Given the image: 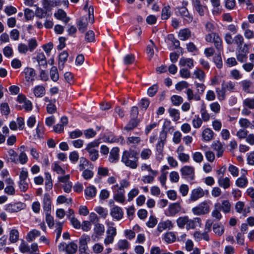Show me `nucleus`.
I'll return each mask as SVG.
<instances>
[{
    "mask_svg": "<svg viewBox=\"0 0 254 254\" xmlns=\"http://www.w3.org/2000/svg\"><path fill=\"white\" fill-rule=\"evenodd\" d=\"M137 152L132 149L125 150L122 154L121 161L127 167L135 169L138 166Z\"/></svg>",
    "mask_w": 254,
    "mask_h": 254,
    "instance_id": "1",
    "label": "nucleus"
},
{
    "mask_svg": "<svg viewBox=\"0 0 254 254\" xmlns=\"http://www.w3.org/2000/svg\"><path fill=\"white\" fill-rule=\"evenodd\" d=\"M210 202L207 201L200 203L192 208V212L195 215H201L208 214L210 211Z\"/></svg>",
    "mask_w": 254,
    "mask_h": 254,
    "instance_id": "2",
    "label": "nucleus"
},
{
    "mask_svg": "<svg viewBox=\"0 0 254 254\" xmlns=\"http://www.w3.org/2000/svg\"><path fill=\"white\" fill-rule=\"evenodd\" d=\"M181 176L189 181H192L195 178L194 167L190 166H185L180 169Z\"/></svg>",
    "mask_w": 254,
    "mask_h": 254,
    "instance_id": "3",
    "label": "nucleus"
},
{
    "mask_svg": "<svg viewBox=\"0 0 254 254\" xmlns=\"http://www.w3.org/2000/svg\"><path fill=\"white\" fill-rule=\"evenodd\" d=\"M138 115V109L136 106L131 107L130 111V119L129 125L131 127H136L139 126L140 120L137 118Z\"/></svg>",
    "mask_w": 254,
    "mask_h": 254,
    "instance_id": "4",
    "label": "nucleus"
},
{
    "mask_svg": "<svg viewBox=\"0 0 254 254\" xmlns=\"http://www.w3.org/2000/svg\"><path fill=\"white\" fill-rule=\"evenodd\" d=\"M204 195V190L201 187H197L191 191L190 200L192 202L195 201L198 199L203 197Z\"/></svg>",
    "mask_w": 254,
    "mask_h": 254,
    "instance_id": "5",
    "label": "nucleus"
},
{
    "mask_svg": "<svg viewBox=\"0 0 254 254\" xmlns=\"http://www.w3.org/2000/svg\"><path fill=\"white\" fill-rule=\"evenodd\" d=\"M43 208L45 212L51 213L52 208V199L48 193L44 194L43 198Z\"/></svg>",
    "mask_w": 254,
    "mask_h": 254,
    "instance_id": "6",
    "label": "nucleus"
},
{
    "mask_svg": "<svg viewBox=\"0 0 254 254\" xmlns=\"http://www.w3.org/2000/svg\"><path fill=\"white\" fill-rule=\"evenodd\" d=\"M25 204L22 202L8 204L5 206V210L10 213L17 212L24 209Z\"/></svg>",
    "mask_w": 254,
    "mask_h": 254,
    "instance_id": "7",
    "label": "nucleus"
},
{
    "mask_svg": "<svg viewBox=\"0 0 254 254\" xmlns=\"http://www.w3.org/2000/svg\"><path fill=\"white\" fill-rule=\"evenodd\" d=\"M193 8L199 14L200 16L204 15V9L206 7L201 3L200 0H191Z\"/></svg>",
    "mask_w": 254,
    "mask_h": 254,
    "instance_id": "8",
    "label": "nucleus"
},
{
    "mask_svg": "<svg viewBox=\"0 0 254 254\" xmlns=\"http://www.w3.org/2000/svg\"><path fill=\"white\" fill-rule=\"evenodd\" d=\"M181 210V206L179 203H173L169 205L168 209V216H174Z\"/></svg>",
    "mask_w": 254,
    "mask_h": 254,
    "instance_id": "9",
    "label": "nucleus"
},
{
    "mask_svg": "<svg viewBox=\"0 0 254 254\" xmlns=\"http://www.w3.org/2000/svg\"><path fill=\"white\" fill-rule=\"evenodd\" d=\"M23 72L25 74V78L26 81L32 83L34 81L36 73L33 68L26 67L24 69Z\"/></svg>",
    "mask_w": 254,
    "mask_h": 254,
    "instance_id": "10",
    "label": "nucleus"
},
{
    "mask_svg": "<svg viewBox=\"0 0 254 254\" xmlns=\"http://www.w3.org/2000/svg\"><path fill=\"white\" fill-rule=\"evenodd\" d=\"M212 148L216 152V155L218 157L223 156L224 151V145L219 141H215L212 144Z\"/></svg>",
    "mask_w": 254,
    "mask_h": 254,
    "instance_id": "11",
    "label": "nucleus"
},
{
    "mask_svg": "<svg viewBox=\"0 0 254 254\" xmlns=\"http://www.w3.org/2000/svg\"><path fill=\"white\" fill-rule=\"evenodd\" d=\"M166 137V133L163 130L160 135L159 140L156 144V149L159 154L162 155V150Z\"/></svg>",
    "mask_w": 254,
    "mask_h": 254,
    "instance_id": "12",
    "label": "nucleus"
},
{
    "mask_svg": "<svg viewBox=\"0 0 254 254\" xmlns=\"http://www.w3.org/2000/svg\"><path fill=\"white\" fill-rule=\"evenodd\" d=\"M110 214L114 219L119 220L123 218L124 213L121 207L115 206L111 209Z\"/></svg>",
    "mask_w": 254,
    "mask_h": 254,
    "instance_id": "13",
    "label": "nucleus"
},
{
    "mask_svg": "<svg viewBox=\"0 0 254 254\" xmlns=\"http://www.w3.org/2000/svg\"><path fill=\"white\" fill-rule=\"evenodd\" d=\"M119 151L120 149L118 147H113L110 151L109 161L111 163H115L117 162L119 159Z\"/></svg>",
    "mask_w": 254,
    "mask_h": 254,
    "instance_id": "14",
    "label": "nucleus"
},
{
    "mask_svg": "<svg viewBox=\"0 0 254 254\" xmlns=\"http://www.w3.org/2000/svg\"><path fill=\"white\" fill-rule=\"evenodd\" d=\"M89 166L90 169H93L94 165L92 164L85 157H82L80 158L79 163L78 164V169L80 171H83L85 169V168Z\"/></svg>",
    "mask_w": 254,
    "mask_h": 254,
    "instance_id": "15",
    "label": "nucleus"
},
{
    "mask_svg": "<svg viewBox=\"0 0 254 254\" xmlns=\"http://www.w3.org/2000/svg\"><path fill=\"white\" fill-rule=\"evenodd\" d=\"M93 230L95 234V237L99 239L104 233L105 227L102 224L96 223L94 225Z\"/></svg>",
    "mask_w": 254,
    "mask_h": 254,
    "instance_id": "16",
    "label": "nucleus"
},
{
    "mask_svg": "<svg viewBox=\"0 0 254 254\" xmlns=\"http://www.w3.org/2000/svg\"><path fill=\"white\" fill-rule=\"evenodd\" d=\"M201 224V219L199 218L196 217L193 219H190L188 218L186 229L187 230L194 229L197 226H199Z\"/></svg>",
    "mask_w": 254,
    "mask_h": 254,
    "instance_id": "17",
    "label": "nucleus"
},
{
    "mask_svg": "<svg viewBox=\"0 0 254 254\" xmlns=\"http://www.w3.org/2000/svg\"><path fill=\"white\" fill-rule=\"evenodd\" d=\"M173 227V224L172 221L169 220H167L165 221L160 222L157 226V230L159 232H162L164 230L168 229H171Z\"/></svg>",
    "mask_w": 254,
    "mask_h": 254,
    "instance_id": "18",
    "label": "nucleus"
},
{
    "mask_svg": "<svg viewBox=\"0 0 254 254\" xmlns=\"http://www.w3.org/2000/svg\"><path fill=\"white\" fill-rule=\"evenodd\" d=\"M220 203L216 202L214 204V209L211 212V216L217 221H219L222 217L220 213Z\"/></svg>",
    "mask_w": 254,
    "mask_h": 254,
    "instance_id": "19",
    "label": "nucleus"
},
{
    "mask_svg": "<svg viewBox=\"0 0 254 254\" xmlns=\"http://www.w3.org/2000/svg\"><path fill=\"white\" fill-rule=\"evenodd\" d=\"M218 184L219 187L226 190L231 186V181L229 178L222 177H220L218 180Z\"/></svg>",
    "mask_w": 254,
    "mask_h": 254,
    "instance_id": "20",
    "label": "nucleus"
},
{
    "mask_svg": "<svg viewBox=\"0 0 254 254\" xmlns=\"http://www.w3.org/2000/svg\"><path fill=\"white\" fill-rule=\"evenodd\" d=\"M210 2L213 6L212 13L214 15L220 14L221 12L220 0H210Z\"/></svg>",
    "mask_w": 254,
    "mask_h": 254,
    "instance_id": "21",
    "label": "nucleus"
},
{
    "mask_svg": "<svg viewBox=\"0 0 254 254\" xmlns=\"http://www.w3.org/2000/svg\"><path fill=\"white\" fill-rule=\"evenodd\" d=\"M214 46L217 50L220 52L223 51V48L222 45V40L219 35L217 33V34L214 35L213 41Z\"/></svg>",
    "mask_w": 254,
    "mask_h": 254,
    "instance_id": "22",
    "label": "nucleus"
},
{
    "mask_svg": "<svg viewBox=\"0 0 254 254\" xmlns=\"http://www.w3.org/2000/svg\"><path fill=\"white\" fill-rule=\"evenodd\" d=\"M179 65L181 66H187L189 68H192L194 66L193 61L190 58L183 57L179 61Z\"/></svg>",
    "mask_w": 254,
    "mask_h": 254,
    "instance_id": "23",
    "label": "nucleus"
},
{
    "mask_svg": "<svg viewBox=\"0 0 254 254\" xmlns=\"http://www.w3.org/2000/svg\"><path fill=\"white\" fill-rule=\"evenodd\" d=\"M88 23V18L86 16L82 17L77 24L78 30L84 32L87 28Z\"/></svg>",
    "mask_w": 254,
    "mask_h": 254,
    "instance_id": "24",
    "label": "nucleus"
},
{
    "mask_svg": "<svg viewBox=\"0 0 254 254\" xmlns=\"http://www.w3.org/2000/svg\"><path fill=\"white\" fill-rule=\"evenodd\" d=\"M248 180L244 175L238 178L235 182L237 187L240 188H245L248 185Z\"/></svg>",
    "mask_w": 254,
    "mask_h": 254,
    "instance_id": "25",
    "label": "nucleus"
},
{
    "mask_svg": "<svg viewBox=\"0 0 254 254\" xmlns=\"http://www.w3.org/2000/svg\"><path fill=\"white\" fill-rule=\"evenodd\" d=\"M54 16L57 19L63 21L65 23H67L69 21V18L66 16V13L62 9H59L54 14Z\"/></svg>",
    "mask_w": 254,
    "mask_h": 254,
    "instance_id": "26",
    "label": "nucleus"
},
{
    "mask_svg": "<svg viewBox=\"0 0 254 254\" xmlns=\"http://www.w3.org/2000/svg\"><path fill=\"white\" fill-rule=\"evenodd\" d=\"M186 93L187 95V98L189 101L193 100L196 101H198L201 99V97L199 96V94L196 92L194 94L193 90L190 88H188Z\"/></svg>",
    "mask_w": 254,
    "mask_h": 254,
    "instance_id": "27",
    "label": "nucleus"
},
{
    "mask_svg": "<svg viewBox=\"0 0 254 254\" xmlns=\"http://www.w3.org/2000/svg\"><path fill=\"white\" fill-rule=\"evenodd\" d=\"M172 15L171 7L169 5L164 6L161 11V18L162 20L169 19Z\"/></svg>",
    "mask_w": 254,
    "mask_h": 254,
    "instance_id": "28",
    "label": "nucleus"
},
{
    "mask_svg": "<svg viewBox=\"0 0 254 254\" xmlns=\"http://www.w3.org/2000/svg\"><path fill=\"white\" fill-rule=\"evenodd\" d=\"M99 143L100 142L98 140H94L92 142L88 143L86 145L85 149L88 152V154L96 152L98 150L95 149L94 148L98 147L99 145Z\"/></svg>",
    "mask_w": 254,
    "mask_h": 254,
    "instance_id": "29",
    "label": "nucleus"
},
{
    "mask_svg": "<svg viewBox=\"0 0 254 254\" xmlns=\"http://www.w3.org/2000/svg\"><path fill=\"white\" fill-rule=\"evenodd\" d=\"M40 234V231L36 229H33L27 233L26 239L28 242H31L34 241L36 237L39 236Z\"/></svg>",
    "mask_w": 254,
    "mask_h": 254,
    "instance_id": "30",
    "label": "nucleus"
},
{
    "mask_svg": "<svg viewBox=\"0 0 254 254\" xmlns=\"http://www.w3.org/2000/svg\"><path fill=\"white\" fill-rule=\"evenodd\" d=\"M191 36V31L188 28H185L180 31L179 37L181 40L185 41Z\"/></svg>",
    "mask_w": 254,
    "mask_h": 254,
    "instance_id": "31",
    "label": "nucleus"
},
{
    "mask_svg": "<svg viewBox=\"0 0 254 254\" xmlns=\"http://www.w3.org/2000/svg\"><path fill=\"white\" fill-rule=\"evenodd\" d=\"M33 93L35 97H42L45 94V88L42 85L36 86L33 89Z\"/></svg>",
    "mask_w": 254,
    "mask_h": 254,
    "instance_id": "32",
    "label": "nucleus"
},
{
    "mask_svg": "<svg viewBox=\"0 0 254 254\" xmlns=\"http://www.w3.org/2000/svg\"><path fill=\"white\" fill-rule=\"evenodd\" d=\"M193 237L197 241H200L201 240H204L206 241H208L209 240V235L205 232L202 233L197 231L195 232L193 234Z\"/></svg>",
    "mask_w": 254,
    "mask_h": 254,
    "instance_id": "33",
    "label": "nucleus"
},
{
    "mask_svg": "<svg viewBox=\"0 0 254 254\" xmlns=\"http://www.w3.org/2000/svg\"><path fill=\"white\" fill-rule=\"evenodd\" d=\"M231 208V205L230 202L228 200H223L220 203L221 210H222L224 213H228L230 212Z\"/></svg>",
    "mask_w": 254,
    "mask_h": 254,
    "instance_id": "34",
    "label": "nucleus"
},
{
    "mask_svg": "<svg viewBox=\"0 0 254 254\" xmlns=\"http://www.w3.org/2000/svg\"><path fill=\"white\" fill-rule=\"evenodd\" d=\"M213 132L209 128H206L202 132L203 139L206 141L211 140L213 136Z\"/></svg>",
    "mask_w": 254,
    "mask_h": 254,
    "instance_id": "35",
    "label": "nucleus"
},
{
    "mask_svg": "<svg viewBox=\"0 0 254 254\" xmlns=\"http://www.w3.org/2000/svg\"><path fill=\"white\" fill-rule=\"evenodd\" d=\"M150 175L143 176L141 178V181L144 184H152L154 181L155 177L158 174V172H156V174L150 173Z\"/></svg>",
    "mask_w": 254,
    "mask_h": 254,
    "instance_id": "36",
    "label": "nucleus"
},
{
    "mask_svg": "<svg viewBox=\"0 0 254 254\" xmlns=\"http://www.w3.org/2000/svg\"><path fill=\"white\" fill-rule=\"evenodd\" d=\"M213 230L216 235L221 236L224 232V228L221 223H217L213 225Z\"/></svg>",
    "mask_w": 254,
    "mask_h": 254,
    "instance_id": "37",
    "label": "nucleus"
},
{
    "mask_svg": "<svg viewBox=\"0 0 254 254\" xmlns=\"http://www.w3.org/2000/svg\"><path fill=\"white\" fill-rule=\"evenodd\" d=\"M84 192L87 197L93 198L96 194V189L94 186H89L85 189Z\"/></svg>",
    "mask_w": 254,
    "mask_h": 254,
    "instance_id": "38",
    "label": "nucleus"
},
{
    "mask_svg": "<svg viewBox=\"0 0 254 254\" xmlns=\"http://www.w3.org/2000/svg\"><path fill=\"white\" fill-rule=\"evenodd\" d=\"M192 78H197L201 81H203L205 78L204 72L200 68H196L194 70Z\"/></svg>",
    "mask_w": 254,
    "mask_h": 254,
    "instance_id": "39",
    "label": "nucleus"
},
{
    "mask_svg": "<svg viewBox=\"0 0 254 254\" xmlns=\"http://www.w3.org/2000/svg\"><path fill=\"white\" fill-rule=\"evenodd\" d=\"M125 191H117V192H115L114 198V199L120 203H123L125 201Z\"/></svg>",
    "mask_w": 254,
    "mask_h": 254,
    "instance_id": "40",
    "label": "nucleus"
},
{
    "mask_svg": "<svg viewBox=\"0 0 254 254\" xmlns=\"http://www.w3.org/2000/svg\"><path fill=\"white\" fill-rule=\"evenodd\" d=\"M90 241L89 236L84 234L81 236L79 239V247H88L87 244Z\"/></svg>",
    "mask_w": 254,
    "mask_h": 254,
    "instance_id": "41",
    "label": "nucleus"
},
{
    "mask_svg": "<svg viewBox=\"0 0 254 254\" xmlns=\"http://www.w3.org/2000/svg\"><path fill=\"white\" fill-rule=\"evenodd\" d=\"M77 250V246L74 242H71L66 245L65 251L68 254H74Z\"/></svg>",
    "mask_w": 254,
    "mask_h": 254,
    "instance_id": "42",
    "label": "nucleus"
},
{
    "mask_svg": "<svg viewBox=\"0 0 254 254\" xmlns=\"http://www.w3.org/2000/svg\"><path fill=\"white\" fill-rule=\"evenodd\" d=\"M94 210L101 216V217L105 219L108 214V211L107 209L102 206H97L94 208Z\"/></svg>",
    "mask_w": 254,
    "mask_h": 254,
    "instance_id": "43",
    "label": "nucleus"
},
{
    "mask_svg": "<svg viewBox=\"0 0 254 254\" xmlns=\"http://www.w3.org/2000/svg\"><path fill=\"white\" fill-rule=\"evenodd\" d=\"M45 188L46 190H49L52 189L53 187V183L50 174L48 172L45 173Z\"/></svg>",
    "mask_w": 254,
    "mask_h": 254,
    "instance_id": "44",
    "label": "nucleus"
},
{
    "mask_svg": "<svg viewBox=\"0 0 254 254\" xmlns=\"http://www.w3.org/2000/svg\"><path fill=\"white\" fill-rule=\"evenodd\" d=\"M164 240L167 243H172L176 241V236L173 232H168L165 234Z\"/></svg>",
    "mask_w": 254,
    "mask_h": 254,
    "instance_id": "45",
    "label": "nucleus"
},
{
    "mask_svg": "<svg viewBox=\"0 0 254 254\" xmlns=\"http://www.w3.org/2000/svg\"><path fill=\"white\" fill-rule=\"evenodd\" d=\"M180 12L182 16L186 21L190 22L192 21V18L190 16L188 9L186 7H182L180 9Z\"/></svg>",
    "mask_w": 254,
    "mask_h": 254,
    "instance_id": "46",
    "label": "nucleus"
},
{
    "mask_svg": "<svg viewBox=\"0 0 254 254\" xmlns=\"http://www.w3.org/2000/svg\"><path fill=\"white\" fill-rule=\"evenodd\" d=\"M117 247L120 250L128 249L129 247V244L126 240H120L117 243Z\"/></svg>",
    "mask_w": 254,
    "mask_h": 254,
    "instance_id": "47",
    "label": "nucleus"
},
{
    "mask_svg": "<svg viewBox=\"0 0 254 254\" xmlns=\"http://www.w3.org/2000/svg\"><path fill=\"white\" fill-rule=\"evenodd\" d=\"M63 227V223L59 222L56 223V229L55 230L56 233V242H57L61 237Z\"/></svg>",
    "mask_w": 254,
    "mask_h": 254,
    "instance_id": "48",
    "label": "nucleus"
},
{
    "mask_svg": "<svg viewBox=\"0 0 254 254\" xmlns=\"http://www.w3.org/2000/svg\"><path fill=\"white\" fill-rule=\"evenodd\" d=\"M152 155V151L149 148H144L140 152V157L143 160H147Z\"/></svg>",
    "mask_w": 254,
    "mask_h": 254,
    "instance_id": "49",
    "label": "nucleus"
},
{
    "mask_svg": "<svg viewBox=\"0 0 254 254\" xmlns=\"http://www.w3.org/2000/svg\"><path fill=\"white\" fill-rule=\"evenodd\" d=\"M188 218V216H187L178 218L177 220L178 226L182 229L184 228L185 226H187Z\"/></svg>",
    "mask_w": 254,
    "mask_h": 254,
    "instance_id": "50",
    "label": "nucleus"
},
{
    "mask_svg": "<svg viewBox=\"0 0 254 254\" xmlns=\"http://www.w3.org/2000/svg\"><path fill=\"white\" fill-rule=\"evenodd\" d=\"M28 49L30 52H32L37 47L38 44L35 38H31L28 40Z\"/></svg>",
    "mask_w": 254,
    "mask_h": 254,
    "instance_id": "51",
    "label": "nucleus"
},
{
    "mask_svg": "<svg viewBox=\"0 0 254 254\" xmlns=\"http://www.w3.org/2000/svg\"><path fill=\"white\" fill-rule=\"evenodd\" d=\"M37 61L40 65L46 66L47 61L45 56L43 53H38L37 56Z\"/></svg>",
    "mask_w": 254,
    "mask_h": 254,
    "instance_id": "52",
    "label": "nucleus"
},
{
    "mask_svg": "<svg viewBox=\"0 0 254 254\" xmlns=\"http://www.w3.org/2000/svg\"><path fill=\"white\" fill-rule=\"evenodd\" d=\"M216 92L217 93V96L218 99L220 101H223L225 99V93L226 90L224 88V87H222L221 88H217L216 89Z\"/></svg>",
    "mask_w": 254,
    "mask_h": 254,
    "instance_id": "53",
    "label": "nucleus"
},
{
    "mask_svg": "<svg viewBox=\"0 0 254 254\" xmlns=\"http://www.w3.org/2000/svg\"><path fill=\"white\" fill-rule=\"evenodd\" d=\"M19 233L17 230L13 229L9 234V241L11 243H15L18 240Z\"/></svg>",
    "mask_w": 254,
    "mask_h": 254,
    "instance_id": "54",
    "label": "nucleus"
},
{
    "mask_svg": "<svg viewBox=\"0 0 254 254\" xmlns=\"http://www.w3.org/2000/svg\"><path fill=\"white\" fill-rule=\"evenodd\" d=\"M50 77L51 79L56 82L59 79V73L57 68L56 66H53L50 70Z\"/></svg>",
    "mask_w": 254,
    "mask_h": 254,
    "instance_id": "55",
    "label": "nucleus"
},
{
    "mask_svg": "<svg viewBox=\"0 0 254 254\" xmlns=\"http://www.w3.org/2000/svg\"><path fill=\"white\" fill-rule=\"evenodd\" d=\"M221 86L222 87H224L226 91L228 90L231 92L235 89V84L232 81L223 82Z\"/></svg>",
    "mask_w": 254,
    "mask_h": 254,
    "instance_id": "56",
    "label": "nucleus"
},
{
    "mask_svg": "<svg viewBox=\"0 0 254 254\" xmlns=\"http://www.w3.org/2000/svg\"><path fill=\"white\" fill-rule=\"evenodd\" d=\"M240 84L242 86L243 90L246 92H249V88L251 86L252 83L251 81L248 80H244L242 81Z\"/></svg>",
    "mask_w": 254,
    "mask_h": 254,
    "instance_id": "57",
    "label": "nucleus"
},
{
    "mask_svg": "<svg viewBox=\"0 0 254 254\" xmlns=\"http://www.w3.org/2000/svg\"><path fill=\"white\" fill-rule=\"evenodd\" d=\"M194 84L197 90L196 93L199 94V96L200 97H201V95H202L203 94L206 86L203 83H199L195 82Z\"/></svg>",
    "mask_w": 254,
    "mask_h": 254,
    "instance_id": "58",
    "label": "nucleus"
},
{
    "mask_svg": "<svg viewBox=\"0 0 254 254\" xmlns=\"http://www.w3.org/2000/svg\"><path fill=\"white\" fill-rule=\"evenodd\" d=\"M170 115L173 118L174 121H177L180 119V112L179 110L175 109H170L169 110Z\"/></svg>",
    "mask_w": 254,
    "mask_h": 254,
    "instance_id": "59",
    "label": "nucleus"
},
{
    "mask_svg": "<svg viewBox=\"0 0 254 254\" xmlns=\"http://www.w3.org/2000/svg\"><path fill=\"white\" fill-rule=\"evenodd\" d=\"M171 101L175 106H179L183 102V99L182 97L178 95H173L171 97Z\"/></svg>",
    "mask_w": 254,
    "mask_h": 254,
    "instance_id": "60",
    "label": "nucleus"
},
{
    "mask_svg": "<svg viewBox=\"0 0 254 254\" xmlns=\"http://www.w3.org/2000/svg\"><path fill=\"white\" fill-rule=\"evenodd\" d=\"M85 39L88 42H92L95 40V34L92 30L88 31L85 35Z\"/></svg>",
    "mask_w": 254,
    "mask_h": 254,
    "instance_id": "61",
    "label": "nucleus"
},
{
    "mask_svg": "<svg viewBox=\"0 0 254 254\" xmlns=\"http://www.w3.org/2000/svg\"><path fill=\"white\" fill-rule=\"evenodd\" d=\"M244 106L251 109H254V99L246 98L243 101Z\"/></svg>",
    "mask_w": 254,
    "mask_h": 254,
    "instance_id": "62",
    "label": "nucleus"
},
{
    "mask_svg": "<svg viewBox=\"0 0 254 254\" xmlns=\"http://www.w3.org/2000/svg\"><path fill=\"white\" fill-rule=\"evenodd\" d=\"M228 171L234 177H236L239 175V170L238 168L233 165H229Z\"/></svg>",
    "mask_w": 254,
    "mask_h": 254,
    "instance_id": "63",
    "label": "nucleus"
},
{
    "mask_svg": "<svg viewBox=\"0 0 254 254\" xmlns=\"http://www.w3.org/2000/svg\"><path fill=\"white\" fill-rule=\"evenodd\" d=\"M84 134L87 138H93L96 135V131L93 128H89L84 131Z\"/></svg>",
    "mask_w": 254,
    "mask_h": 254,
    "instance_id": "64",
    "label": "nucleus"
}]
</instances>
